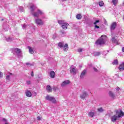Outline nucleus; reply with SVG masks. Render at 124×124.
Listing matches in <instances>:
<instances>
[{"mask_svg": "<svg viewBox=\"0 0 124 124\" xmlns=\"http://www.w3.org/2000/svg\"><path fill=\"white\" fill-rule=\"evenodd\" d=\"M124 113L123 110H116V114L110 117V121L112 123H115L117 121L120 120L122 117H124Z\"/></svg>", "mask_w": 124, "mask_h": 124, "instance_id": "f257e3e1", "label": "nucleus"}, {"mask_svg": "<svg viewBox=\"0 0 124 124\" xmlns=\"http://www.w3.org/2000/svg\"><path fill=\"white\" fill-rule=\"evenodd\" d=\"M34 9H35V6L34 5H32L30 6V10L31 12V14L34 16V17H36L37 18H38L39 17V15H42L43 14V13L41 10L38 9L37 11V12H34Z\"/></svg>", "mask_w": 124, "mask_h": 124, "instance_id": "f03ea898", "label": "nucleus"}, {"mask_svg": "<svg viewBox=\"0 0 124 124\" xmlns=\"http://www.w3.org/2000/svg\"><path fill=\"white\" fill-rule=\"evenodd\" d=\"M103 37H106V35H103L101 36L100 38L97 40L95 42L96 45H103L105 43V39Z\"/></svg>", "mask_w": 124, "mask_h": 124, "instance_id": "7ed1b4c3", "label": "nucleus"}, {"mask_svg": "<svg viewBox=\"0 0 124 124\" xmlns=\"http://www.w3.org/2000/svg\"><path fill=\"white\" fill-rule=\"evenodd\" d=\"M46 100H48V101H51L52 103H54V104L57 103V101L56 100L55 97L51 96L49 95H47L46 96Z\"/></svg>", "mask_w": 124, "mask_h": 124, "instance_id": "20e7f679", "label": "nucleus"}, {"mask_svg": "<svg viewBox=\"0 0 124 124\" xmlns=\"http://www.w3.org/2000/svg\"><path fill=\"white\" fill-rule=\"evenodd\" d=\"M35 23L37 26H43V22L41 19L38 18L35 20Z\"/></svg>", "mask_w": 124, "mask_h": 124, "instance_id": "39448f33", "label": "nucleus"}, {"mask_svg": "<svg viewBox=\"0 0 124 124\" xmlns=\"http://www.w3.org/2000/svg\"><path fill=\"white\" fill-rule=\"evenodd\" d=\"M15 51L16 54H17L18 56H19V57H22V53H21V49L18 48H16L15 49Z\"/></svg>", "mask_w": 124, "mask_h": 124, "instance_id": "423d86ee", "label": "nucleus"}, {"mask_svg": "<svg viewBox=\"0 0 124 124\" xmlns=\"http://www.w3.org/2000/svg\"><path fill=\"white\" fill-rule=\"evenodd\" d=\"M86 74H87V70H84L81 73L80 76V79H83L85 76H86Z\"/></svg>", "mask_w": 124, "mask_h": 124, "instance_id": "0eeeda50", "label": "nucleus"}, {"mask_svg": "<svg viewBox=\"0 0 124 124\" xmlns=\"http://www.w3.org/2000/svg\"><path fill=\"white\" fill-rule=\"evenodd\" d=\"M116 27H117V23L116 22L112 23L110 26L111 31H114V30L116 29Z\"/></svg>", "mask_w": 124, "mask_h": 124, "instance_id": "6e6552de", "label": "nucleus"}, {"mask_svg": "<svg viewBox=\"0 0 124 124\" xmlns=\"http://www.w3.org/2000/svg\"><path fill=\"white\" fill-rule=\"evenodd\" d=\"M87 96H88V93L86 92H84L82 94L80 95V98H81L82 99H84V98H86Z\"/></svg>", "mask_w": 124, "mask_h": 124, "instance_id": "1a4fd4ad", "label": "nucleus"}, {"mask_svg": "<svg viewBox=\"0 0 124 124\" xmlns=\"http://www.w3.org/2000/svg\"><path fill=\"white\" fill-rule=\"evenodd\" d=\"M69 83H70V81H69V80H65L62 83L61 87H65V86H66V85H68Z\"/></svg>", "mask_w": 124, "mask_h": 124, "instance_id": "9d476101", "label": "nucleus"}, {"mask_svg": "<svg viewBox=\"0 0 124 124\" xmlns=\"http://www.w3.org/2000/svg\"><path fill=\"white\" fill-rule=\"evenodd\" d=\"M76 68V67H73L71 68V69L70 70V73H73V74H74V75H75V74H76L77 69Z\"/></svg>", "mask_w": 124, "mask_h": 124, "instance_id": "9b49d317", "label": "nucleus"}, {"mask_svg": "<svg viewBox=\"0 0 124 124\" xmlns=\"http://www.w3.org/2000/svg\"><path fill=\"white\" fill-rule=\"evenodd\" d=\"M108 94L109 95V96L112 98V99H115V98H116V96L114 94V93H113V92H112L111 91H109Z\"/></svg>", "mask_w": 124, "mask_h": 124, "instance_id": "f8f14e48", "label": "nucleus"}, {"mask_svg": "<svg viewBox=\"0 0 124 124\" xmlns=\"http://www.w3.org/2000/svg\"><path fill=\"white\" fill-rule=\"evenodd\" d=\"M46 90L47 93H52V87L50 85H47L46 87Z\"/></svg>", "mask_w": 124, "mask_h": 124, "instance_id": "ddd939ff", "label": "nucleus"}, {"mask_svg": "<svg viewBox=\"0 0 124 124\" xmlns=\"http://www.w3.org/2000/svg\"><path fill=\"white\" fill-rule=\"evenodd\" d=\"M68 23L65 22L63 25H62V27L63 30H66L67 29V26H68Z\"/></svg>", "mask_w": 124, "mask_h": 124, "instance_id": "4468645a", "label": "nucleus"}, {"mask_svg": "<svg viewBox=\"0 0 124 124\" xmlns=\"http://www.w3.org/2000/svg\"><path fill=\"white\" fill-rule=\"evenodd\" d=\"M119 70H120V71H123V70H124V63H122L119 66Z\"/></svg>", "mask_w": 124, "mask_h": 124, "instance_id": "2eb2a0df", "label": "nucleus"}, {"mask_svg": "<svg viewBox=\"0 0 124 124\" xmlns=\"http://www.w3.org/2000/svg\"><path fill=\"white\" fill-rule=\"evenodd\" d=\"M55 74L56 73L53 71H50V75L51 78H55Z\"/></svg>", "mask_w": 124, "mask_h": 124, "instance_id": "dca6fc26", "label": "nucleus"}, {"mask_svg": "<svg viewBox=\"0 0 124 124\" xmlns=\"http://www.w3.org/2000/svg\"><path fill=\"white\" fill-rule=\"evenodd\" d=\"M28 49H29V53H30V54H33V53H34L32 47L31 46H28Z\"/></svg>", "mask_w": 124, "mask_h": 124, "instance_id": "f3484780", "label": "nucleus"}, {"mask_svg": "<svg viewBox=\"0 0 124 124\" xmlns=\"http://www.w3.org/2000/svg\"><path fill=\"white\" fill-rule=\"evenodd\" d=\"M26 96H28V97H31V92L27 91L26 92Z\"/></svg>", "mask_w": 124, "mask_h": 124, "instance_id": "a211bd4d", "label": "nucleus"}, {"mask_svg": "<svg viewBox=\"0 0 124 124\" xmlns=\"http://www.w3.org/2000/svg\"><path fill=\"white\" fill-rule=\"evenodd\" d=\"M63 50L65 52L67 50H68V45L66 44L63 46Z\"/></svg>", "mask_w": 124, "mask_h": 124, "instance_id": "6ab92c4d", "label": "nucleus"}, {"mask_svg": "<svg viewBox=\"0 0 124 124\" xmlns=\"http://www.w3.org/2000/svg\"><path fill=\"white\" fill-rule=\"evenodd\" d=\"M88 116L89 117H94V112L93 111H90L88 113Z\"/></svg>", "mask_w": 124, "mask_h": 124, "instance_id": "aec40b11", "label": "nucleus"}, {"mask_svg": "<svg viewBox=\"0 0 124 124\" xmlns=\"http://www.w3.org/2000/svg\"><path fill=\"white\" fill-rule=\"evenodd\" d=\"M99 55H101V53L99 52H94L93 53V56L94 57H97L98 56H99Z\"/></svg>", "mask_w": 124, "mask_h": 124, "instance_id": "412c9836", "label": "nucleus"}, {"mask_svg": "<svg viewBox=\"0 0 124 124\" xmlns=\"http://www.w3.org/2000/svg\"><path fill=\"white\" fill-rule=\"evenodd\" d=\"M58 24L59 25H63V24H64L65 23V21L64 20H59L58 21Z\"/></svg>", "mask_w": 124, "mask_h": 124, "instance_id": "4be33fe9", "label": "nucleus"}, {"mask_svg": "<svg viewBox=\"0 0 124 124\" xmlns=\"http://www.w3.org/2000/svg\"><path fill=\"white\" fill-rule=\"evenodd\" d=\"M76 18L78 20H81L82 19V16H81V14H78L76 16Z\"/></svg>", "mask_w": 124, "mask_h": 124, "instance_id": "5701e85b", "label": "nucleus"}, {"mask_svg": "<svg viewBox=\"0 0 124 124\" xmlns=\"http://www.w3.org/2000/svg\"><path fill=\"white\" fill-rule=\"evenodd\" d=\"M5 40L7 41V42H11L12 41V38L9 37L5 39Z\"/></svg>", "mask_w": 124, "mask_h": 124, "instance_id": "b1692460", "label": "nucleus"}, {"mask_svg": "<svg viewBox=\"0 0 124 124\" xmlns=\"http://www.w3.org/2000/svg\"><path fill=\"white\" fill-rule=\"evenodd\" d=\"M63 45H64L63 42V43L60 42L58 44V46L59 47H60V48H63V46H64Z\"/></svg>", "mask_w": 124, "mask_h": 124, "instance_id": "393cba45", "label": "nucleus"}, {"mask_svg": "<svg viewBox=\"0 0 124 124\" xmlns=\"http://www.w3.org/2000/svg\"><path fill=\"white\" fill-rule=\"evenodd\" d=\"M111 41L113 42V43H118V40L116 39L114 37H113L111 39Z\"/></svg>", "mask_w": 124, "mask_h": 124, "instance_id": "a878e982", "label": "nucleus"}, {"mask_svg": "<svg viewBox=\"0 0 124 124\" xmlns=\"http://www.w3.org/2000/svg\"><path fill=\"white\" fill-rule=\"evenodd\" d=\"M112 2L113 3V5L116 6L117 5V3H118V0H112Z\"/></svg>", "mask_w": 124, "mask_h": 124, "instance_id": "bb28decb", "label": "nucleus"}, {"mask_svg": "<svg viewBox=\"0 0 124 124\" xmlns=\"http://www.w3.org/2000/svg\"><path fill=\"white\" fill-rule=\"evenodd\" d=\"M112 64H114L115 65H117V64H119V62H118L117 60H115L114 61V62H112Z\"/></svg>", "mask_w": 124, "mask_h": 124, "instance_id": "cd10ccee", "label": "nucleus"}, {"mask_svg": "<svg viewBox=\"0 0 124 124\" xmlns=\"http://www.w3.org/2000/svg\"><path fill=\"white\" fill-rule=\"evenodd\" d=\"M98 112H100V113H102L104 110H103V108H100L97 109Z\"/></svg>", "mask_w": 124, "mask_h": 124, "instance_id": "c85d7f7f", "label": "nucleus"}, {"mask_svg": "<svg viewBox=\"0 0 124 124\" xmlns=\"http://www.w3.org/2000/svg\"><path fill=\"white\" fill-rule=\"evenodd\" d=\"M23 30H26L27 29V25L25 23L22 25Z\"/></svg>", "mask_w": 124, "mask_h": 124, "instance_id": "c756f323", "label": "nucleus"}, {"mask_svg": "<svg viewBox=\"0 0 124 124\" xmlns=\"http://www.w3.org/2000/svg\"><path fill=\"white\" fill-rule=\"evenodd\" d=\"M99 6H103V5H104V3L103 2V1H100L99 2Z\"/></svg>", "mask_w": 124, "mask_h": 124, "instance_id": "7c9ffc66", "label": "nucleus"}, {"mask_svg": "<svg viewBox=\"0 0 124 124\" xmlns=\"http://www.w3.org/2000/svg\"><path fill=\"white\" fill-rule=\"evenodd\" d=\"M6 79L7 81H10V76L8 75L6 77Z\"/></svg>", "mask_w": 124, "mask_h": 124, "instance_id": "2f4dec72", "label": "nucleus"}, {"mask_svg": "<svg viewBox=\"0 0 124 124\" xmlns=\"http://www.w3.org/2000/svg\"><path fill=\"white\" fill-rule=\"evenodd\" d=\"M19 10L21 12H24V8H23L22 7H19Z\"/></svg>", "mask_w": 124, "mask_h": 124, "instance_id": "473e14b6", "label": "nucleus"}, {"mask_svg": "<svg viewBox=\"0 0 124 124\" xmlns=\"http://www.w3.org/2000/svg\"><path fill=\"white\" fill-rule=\"evenodd\" d=\"M26 65H28V66H31V65H32V64H31L30 62H27L26 63Z\"/></svg>", "mask_w": 124, "mask_h": 124, "instance_id": "72a5a7b5", "label": "nucleus"}, {"mask_svg": "<svg viewBox=\"0 0 124 124\" xmlns=\"http://www.w3.org/2000/svg\"><path fill=\"white\" fill-rule=\"evenodd\" d=\"M78 52H79V53H81V52H82L83 51V49L82 48H79L78 49Z\"/></svg>", "mask_w": 124, "mask_h": 124, "instance_id": "f704fd0d", "label": "nucleus"}, {"mask_svg": "<svg viewBox=\"0 0 124 124\" xmlns=\"http://www.w3.org/2000/svg\"><path fill=\"white\" fill-rule=\"evenodd\" d=\"M3 76V74H2V72H0V78H2Z\"/></svg>", "mask_w": 124, "mask_h": 124, "instance_id": "c9c22d12", "label": "nucleus"}, {"mask_svg": "<svg viewBox=\"0 0 124 124\" xmlns=\"http://www.w3.org/2000/svg\"><path fill=\"white\" fill-rule=\"evenodd\" d=\"M97 23H99V20H96L95 22H94V25H96Z\"/></svg>", "mask_w": 124, "mask_h": 124, "instance_id": "e433bc0d", "label": "nucleus"}, {"mask_svg": "<svg viewBox=\"0 0 124 124\" xmlns=\"http://www.w3.org/2000/svg\"><path fill=\"white\" fill-rule=\"evenodd\" d=\"M2 121H3V122H4L5 123H7L6 122H7V120L5 118H2Z\"/></svg>", "mask_w": 124, "mask_h": 124, "instance_id": "4c0bfd02", "label": "nucleus"}, {"mask_svg": "<svg viewBox=\"0 0 124 124\" xmlns=\"http://www.w3.org/2000/svg\"><path fill=\"white\" fill-rule=\"evenodd\" d=\"M27 85H30L31 84V81H27Z\"/></svg>", "mask_w": 124, "mask_h": 124, "instance_id": "58836bf2", "label": "nucleus"}, {"mask_svg": "<svg viewBox=\"0 0 124 124\" xmlns=\"http://www.w3.org/2000/svg\"><path fill=\"white\" fill-rule=\"evenodd\" d=\"M93 69L94 70V71H95V72H97V71H98V70H97V69L95 68H93Z\"/></svg>", "mask_w": 124, "mask_h": 124, "instance_id": "ea45409f", "label": "nucleus"}, {"mask_svg": "<svg viewBox=\"0 0 124 124\" xmlns=\"http://www.w3.org/2000/svg\"><path fill=\"white\" fill-rule=\"evenodd\" d=\"M95 29H99V26H98L97 25H95Z\"/></svg>", "mask_w": 124, "mask_h": 124, "instance_id": "a19ab883", "label": "nucleus"}, {"mask_svg": "<svg viewBox=\"0 0 124 124\" xmlns=\"http://www.w3.org/2000/svg\"><path fill=\"white\" fill-rule=\"evenodd\" d=\"M31 76H32V77H33L34 75H33V71H32L31 73Z\"/></svg>", "mask_w": 124, "mask_h": 124, "instance_id": "79ce46f5", "label": "nucleus"}, {"mask_svg": "<svg viewBox=\"0 0 124 124\" xmlns=\"http://www.w3.org/2000/svg\"><path fill=\"white\" fill-rule=\"evenodd\" d=\"M115 89H116V91H120V88H119V87H116Z\"/></svg>", "mask_w": 124, "mask_h": 124, "instance_id": "37998d69", "label": "nucleus"}, {"mask_svg": "<svg viewBox=\"0 0 124 124\" xmlns=\"http://www.w3.org/2000/svg\"><path fill=\"white\" fill-rule=\"evenodd\" d=\"M122 52H124V47H123L122 48Z\"/></svg>", "mask_w": 124, "mask_h": 124, "instance_id": "c03bdc74", "label": "nucleus"}, {"mask_svg": "<svg viewBox=\"0 0 124 124\" xmlns=\"http://www.w3.org/2000/svg\"><path fill=\"white\" fill-rule=\"evenodd\" d=\"M37 119H38V120H40V117L38 116V117H37Z\"/></svg>", "mask_w": 124, "mask_h": 124, "instance_id": "a18cd8bd", "label": "nucleus"}, {"mask_svg": "<svg viewBox=\"0 0 124 124\" xmlns=\"http://www.w3.org/2000/svg\"><path fill=\"white\" fill-rule=\"evenodd\" d=\"M10 75H13L12 73H10Z\"/></svg>", "mask_w": 124, "mask_h": 124, "instance_id": "49530a36", "label": "nucleus"}, {"mask_svg": "<svg viewBox=\"0 0 124 124\" xmlns=\"http://www.w3.org/2000/svg\"><path fill=\"white\" fill-rule=\"evenodd\" d=\"M123 4H124V2H123Z\"/></svg>", "mask_w": 124, "mask_h": 124, "instance_id": "de8ad7c7", "label": "nucleus"}]
</instances>
